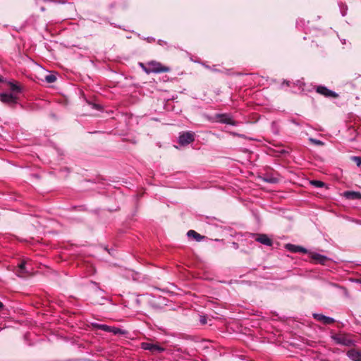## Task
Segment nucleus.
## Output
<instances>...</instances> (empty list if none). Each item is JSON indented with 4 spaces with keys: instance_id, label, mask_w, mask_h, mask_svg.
Listing matches in <instances>:
<instances>
[{
    "instance_id": "1",
    "label": "nucleus",
    "mask_w": 361,
    "mask_h": 361,
    "mask_svg": "<svg viewBox=\"0 0 361 361\" xmlns=\"http://www.w3.org/2000/svg\"><path fill=\"white\" fill-rule=\"evenodd\" d=\"M332 340L338 345L344 346L355 345V341L352 338V336L347 334L339 333L331 336Z\"/></svg>"
},
{
    "instance_id": "2",
    "label": "nucleus",
    "mask_w": 361,
    "mask_h": 361,
    "mask_svg": "<svg viewBox=\"0 0 361 361\" xmlns=\"http://www.w3.org/2000/svg\"><path fill=\"white\" fill-rule=\"evenodd\" d=\"M147 73H167L170 71V68L163 66L161 63L152 61L148 63V68H145Z\"/></svg>"
},
{
    "instance_id": "3",
    "label": "nucleus",
    "mask_w": 361,
    "mask_h": 361,
    "mask_svg": "<svg viewBox=\"0 0 361 361\" xmlns=\"http://www.w3.org/2000/svg\"><path fill=\"white\" fill-rule=\"evenodd\" d=\"M141 348L145 350H149L152 353H162L164 351V348H162L161 346L157 345V344L147 343V342L142 343Z\"/></svg>"
},
{
    "instance_id": "4",
    "label": "nucleus",
    "mask_w": 361,
    "mask_h": 361,
    "mask_svg": "<svg viewBox=\"0 0 361 361\" xmlns=\"http://www.w3.org/2000/svg\"><path fill=\"white\" fill-rule=\"evenodd\" d=\"M0 100L3 103L13 105L17 103L18 97L13 93H1Z\"/></svg>"
},
{
    "instance_id": "5",
    "label": "nucleus",
    "mask_w": 361,
    "mask_h": 361,
    "mask_svg": "<svg viewBox=\"0 0 361 361\" xmlns=\"http://www.w3.org/2000/svg\"><path fill=\"white\" fill-rule=\"evenodd\" d=\"M195 140L194 133L191 132H185L179 136L178 141L182 145H186L192 142Z\"/></svg>"
},
{
    "instance_id": "6",
    "label": "nucleus",
    "mask_w": 361,
    "mask_h": 361,
    "mask_svg": "<svg viewBox=\"0 0 361 361\" xmlns=\"http://www.w3.org/2000/svg\"><path fill=\"white\" fill-rule=\"evenodd\" d=\"M216 118L218 119L217 121H219V123L229 124L231 126L236 125V122L233 119L232 116L230 114H216Z\"/></svg>"
},
{
    "instance_id": "7",
    "label": "nucleus",
    "mask_w": 361,
    "mask_h": 361,
    "mask_svg": "<svg viewBox=\"0 0 361 361\" xmlns=\"http://www.w3.org/2000/svg\"><path fill=\"white\" fill-rule=\"evenodd\" d=\"M317 92L326 97L336 98L338 97V94L335 92L329 90L324 86H318L317 87Z\"/></svg>"
},
{
    "instance_id": "8",
    "label": "nucleus",
    "mask_w": 361,
    "mask_h": 361,
    "mask_svg": "<svg viewBox=\"0 0 361 361\" xmlns=\"http://www.w3.org/2000/svg\"><path fill=\"white\" fill-rule=\"evenodd\" d=\"M313 317L316 320L322 322L324 324H330L335 322L334 318L323 315L322 314L314 313Z\"/></svg>"
},
{
    "instance_id": "9",
    "label": "nucleus",
    "mask_w": 361,
    "mask_h": 361,
    "mask_svg": "<svg viewBox=\"0 0 361 361\" xmlns=\"http://www.w3.org/2000/svg\"><path fill=\"white\" fill-rule=\"evenodd\" d=\"M348 357L353 361H361V352L351 349L347 352Z\"/></svg>"
},
{
    "instance_id": "10",
    "label": "nucleus",
    "mask_w": 361,
    "mask_h": 361,
    "mask_svg": "<svg viewBox=\"0 0 361 361\" xmlns=\"http://www.w3.org/2000/svg\"><path fill=\"white\" fill-rule=\"evenodd\" d=\"M343 197L348 200H360L361 199V193L355 191H345L343 192Z\"/></svg>"
},
{
    "instance_id": "11",
    "label": "nucleus",
    "mask_w": 361,
    "mask_h": 361,
    "mask_svg": "<svg viewBox=\"0 0 361 361\" xmlns=\"http://www.w3.org/2000/svg\"><path fill=\"white\" fill-rule=\"evenodd\" d=\"M256 240L263 245H267V246H271L272 245V240L265 234H261L259 235L256 238Z\"/></svg>"
},
{
    "instance_id": "12",
    "label": "nucleus",
    "mask_w": 361,
    "mask_h": 361,
    "mask_svg": "<svg viewBox=\"0 0 361 361\" xmlns=\"http://www.w3.org/2000/svg\"><path fill=\"white\" fill-rule=\"evenodd\" d=\"M311 258L315 262L324 264L327 260V257L324 255H320L319 253H312Z\"/></svg>"
},
{
    "instance_id": "13",
    "label": "nucleus",
    "mask_w": 361,
    "mask_h": 361,
    "mask_svg": "<svg viewBox=\"0 0 361 361\" xmlns=\"http://www.w3.org/2000/svg\"><path fill=\"white\" fill-rule=\"evenodd\" d=\"M187 235L188 237H192L195 238L197 242L201 241L204 238V236L201 235L194 230L188 231Z\"/></svg>"
},
{
    "instance_id": "14",
    "label": "nucleus",
    "mask_w": 361,
    "mask_h": 361,
    "mask_svg": "<svg viewBox=\"0 0 361 361\" xmlns=\"http://www.w3.org/2000/svg\"><path fill=\"white\" fill-rule=\"evenodd\" d=\"M92 326L94 328L97 329H100V330H102V331H106V332H110V330H111V326H108V325H106V324H98V323H93Z\"/></svg>"
},
{
    "instance_id": "15",
    "label": "nucleus",
    "mask_w": 361,
    "mask_h": 361,
    "mask_svg": "<svg viewBox=\"0 0 361 361\" xmlns=\"http://www.w3.org/2000/svg\"><path fill=\"white\" fill-rule=\"evenodd\" d=\"M110 332L114 334V335H124L126 333L125 330H123L116 326H111Z\"/></svg>"
},
{
    "instance_id": "16",
    "label": "nucleus",
    "mask_w": 361,
    "mask_h": 361,
    "mask_svg": "<svg viewBox=\"0 0 361 361\" xmlns=\"http://www.w3.org/2000/svg\"><path fill=\"white\" fill-rule=\"evenodd\" d=\"M25 266V262H22L20 264H19L18 270L17 271L18 276H23L24 273L26 272Z\"/></svg>"
},
{
    "instance_id": "17",
    "label": "nucleus",
    "mask_w": 361,
    "mask_h": 361,
    "mask_svg": "<svg viewBox=\"0 0 361 361\" xmlns=\"http://www.w3.org/2000/svg\"><path fill=\"white\" fill-rule=\"evenodd\" d=\"M298 247L299 246L298 245H293V244H287L286 245V248L289 250L290 252H298Z\"/></svg>"
},
{
    "instance_id": "18",
    "label": "nucleus",
    "mask_w": 361,
    "mask_h": 361,
    "mask_svg": "<svg viewBox=\"0 0 361 361\" xmlns=\"http://www.w3.org/2000/svg\"><path fill=\"white\" fill-rule=\"evenodd\" d=\"M44 80L48 83H52L56 80V77L54 74H49L45 76Z\"/></svg>"
},
{
    "instance_id": "19",
    "label": "nucleus",
    "mask_w": 361,
    "mask_h": 361,
    "mask_svg": "<svg viewBox=\"0 0 361 361\" xmlns=\"http://www.w3.org/2000/svg\"><path fill=\"white\" fill-rule=\"evenodd\" d=\"M311 184L316 188H322L325 185V183L324 182L317 180H312Z\"/></svg>"
},
{
    "instance_id": "20",
    "label": "nucleus",
    "mask_w": 361,
    "mask_h": 361,
    "mask_svg": "<svg viewBox=\"0 0 361 361\" xmlns=\"http://www.w3.org/2000/svg\"><path fill=\"white\" fill-rule=\"evenodd\" d=\"M11 90L12 91L16 92H19L20 91V87L17 85L13 84V83L11 84Z\"/></svg>"
},
{
    "instance_id": "21",
    "label": "nucleus",
    "mask_w": 361,
    "mask_h": 361,
    "mask_svg": "<svg viewBox=\"0 0 361 361\" xmlns=\"http://www.w3.org/2000/svg\"><path fill=\"white\" fill-rule=\"evenodd\" d=\"M352 159L356 162L357 166L361 165V157H353Z\"/></svg>"
},
{
    "instance_id": "22",
    "label": "nucleus",
    "mask_w": 361,
    "mask_h": 361,
    "mask_svg": "<svg viewBox=\"0 0 361 361\" xmlns=\"http://www.w3.org/2000/svg\"><path fill=\"white\" fill-rule=\"evenodd\" d=\"M310 141L317 145H323V142L321 141V140H316V139H312L311 138L310 139Z\"/></svg>"
},
{
    "instance_id": "23",
    "label": "nucleus",
    "mask_w": 361,
    "mask_h": 361,
    "mask_svg": "<svg viewBox=\"0 0 361 361\" xmlns=\"http://www.w3.org/2000/svg\"><path fill=\"white\" fill-rule=\"evenodd\" d=\"M298 252L307 253V250L305 247L299 246Z\"/></svg>"
},
{
    "instance_id": "24",
    "label": "nucleus",
    "mask_w": 361,
    "mask_h": 361,
    "mask_svg": "<svg viewBox=\"0 0 361 361\" xmlns=\"http://www.w3.org/2000/svg\"><path fill=\"white\" fill-rule=\"evenodd\" d=\"M200 321L202 324H205L207 323V318L204 316H202Z\"/></svg>"
},
{
    "instance_id": "25",
    "label": "nucleus",
    "mask_w": 361,
    "mask_h": 361,
    "mask_svg": "<svg viewBox=\"0 0 361 361\" xmlns=\"http://www.w3.org/2000/svg\"><path fill=\"white\" fill-rule=\"evenodd\" d=\"M266 181H267L269 183H274L277 182V179L275 178H271L266 179Z\"/></svg>"
},
{
    "instance_id": "26",
    "label": "nucleus",
    "mask_w": 361,
    "mask_h": 361,
    "mask_svg": "<svg viewBox=\"0 0 361 361\" xmlns=\"http://www.w3.org/2000/svg\"><path fill=\"white\" fill-rule=\"evenodd\" d=\"M346 10H347V7L345 6V9H342L341 10V14L343 16H345L346 15Z\"/></svg>"
},
{
    "instance_id": "27",
    "label": "nucleus",
    "mask_w": 361,
    "mask_h": 361,
    "mask_svg": "<svg viewBox=\"0 0 361 361\" xmlns=\"http://www.w3.org/2000/svg\"><path fill=\"white\" fill-rule=\"evenodd\" d=\"M147 40L148 42H154L155 39L154 37H149L147 38Z\"/></svg>"
},
{
    "instance_id": "28",
    "label": "nucleus",
    "mask_w": 361,
    "mask_h": 361,
    "mask_svg": "<svg viewBox=\"0 0 361 361\" xmlns=\"http://www.w3.org/2000/svg\"><path fill=\"white\" fill-rule=\"evenodd\" d=\"M4 307V304L0 301V310Z\"/></svg>"
},
{
    "instance_id": "29",
    "label": "nucleus",
    "mask_w": 361,
    "mask_h": 361,
    "mask_svg": "<svg viewBox=\"0 0 361 361\" xmlns=\"http://www.w3.org/2000/svg\"><path fill=\"white\" fill-rule=\"evenodd\" d=\"M40 10H41L42 11H45V8L42 6V7H41Z\"/></svg>"
},
{
    "instance_id": "30",
    "label": "nucleus",
    "mask_w": 361,
    "mask_h": 361,
    "mask_svg": "<svg viewBox=\"0 0 361 361\" xmlns=\"http://www.w3.org/2000/svg\"><path fill=\"white\" fill-rule=\"evenodd\" d=\"M357 281L359 283H361V279H357Z\"/></svg>"
},
{
    "instance_id": "31",
    "label": "nucleus",
    "mask_w": 361,
    "mask_h": 361,
    "mask_svg": "<svg viewBox=\"0 0 361 361\" xmlns=\"http://www.w3.org/2000/svg\"><path fill=\"white\" fill-rule=\"evenodd\" d=\"M161 43H162V41L161 40H159V44H161Z\"/></svg>"
},
{
    "instance_id": "32",
    "label": "nucleus",
    "mask_w": 361,
    "mask_h": 361,
    "mask_svg": "<svg viewBox=\"0 0 361 361\" xmlns=\"http://www.w3.org/2000/svg\"><path fill=\"white\" fill-rule=\"evenodd\" d=\"M161 43H162V41L161 40H159V44H161Z\"/></svg>"
}]
</instances>
